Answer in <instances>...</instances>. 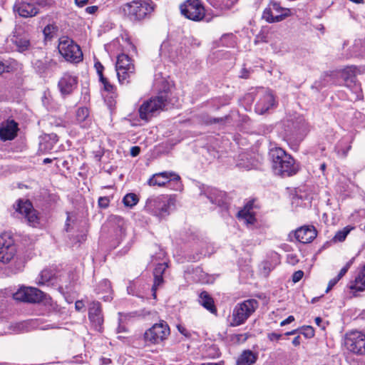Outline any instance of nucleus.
Masks as SVG:
<instances>
[{
	"label": "nucleus",
	"mask_w": 365,
	"mask_h": 365,
	"mask_svg": "<svg viewBox=\"0 0 365 365\" xmlns=\"http://www.w3.org/2000/svg\"><path fill=\"white\" fill-rule=\"evenodd\" d=\"M279 263V257L277 253H272L270 259H266L261 264V271L264 276H267Z\"/></svg>",
	"instance_id": "obj_30"
},
{
	"label": "nucleus",
	"mask_w": 365,
	"mask_h": 365,
	"mask_svg": "<svg viewBox=\"0 0 365 365\" xmlns=\"http://www.w3.org/2000/svg\"><path fill=\"white\" fill-rule=\"evenodd\" d=\"M168 56L172 60V61H175V58H177V55L175 54V53L173 51V46H170V53L169 52V53H168Z\"/></svg>",
	"instance_id": "obj_60"
},
{
	"label": "nucleus",
	"mask_w": 365,
	"mask_h": 365,
	"mask_svg": "<svg viewBox=\"0 0 365 365\" xmlns=\"http://www.w3.org/2000/svg\"><path fill=\"white\" fill-rule=\"evenodd\" d=\"M178 331L182 334H183L184 336H188V331L185 327H182L181 326H178Z\"/></svg>",
	"instance_id": "obj_62"
},
{
	"label": "nucleus",
	"mask_w": 365,
	"mask_h": 365,
	"mask_svg": "<svg viewBox=\"0 0 365 365\" xmlns=\"http://www.w3.org/2000/svg\"><path fill=\"white\" fill-rule=\"evenodd\" d=\"M299 334L307 339H310L314 336V330L311 326H304L299 329Z\"/></svg>",
	"instance_id": "obj_42"
},
{
	"label": "nucleus",
	"mask_w": 365,
	"mask_h": 365,
	"mask_svg": "<svg viewBox=\"0 0 365 365\" xmlns=\"http://www.w3.org/2000/svg\"><path fill=\"white\" fill-rule=\"evenodd\" d=\"M58 49L67 61L78 63L83 59V53L79 46L68 37L60 38Z\"/></svg>",
	"instance_id": "obj_8"
},
{
	"label": "nucleus",
	"mask_w": 365,
	"mask_h": 365,
	"mask_svg": "<svg viewBox=\"0 0 365 365\" xmlns=\"http://www.w3.org/2000/svg\"><path fill=\"white\" fill-rule=\"evenodd\" d=\"M115 70L120 84H128L130 76L135 73V66L132 59L126 54L121 53L117 57Z\"/></svg>",
	"instance_id": "obj_10"
},
{
	"label": "nucleus",
	"mask_w": 365,
	"mask_h": 365,
	"mask_svg": "<svg viewBox=\"0 0 365 365\" xmlns=\"http://www.w3.org/2000/svg\"><path fill=\"white\" fill-rule=\"evenodd\" d=\"M11 247H17L13 235L10 232H4L0 235V251L10 249Z\"/></svg>",
	"instance_id": "obj_36"
},
{
	"label": "nucleus",
	"mask_w": 365,
	"mask_h": 365,
	"mask_svg": "<svg viewBox=\"0 0 365 365\" xmlns=\"http://www.w3.org/2000/svg\"><path fill=\"white\" fill-rule=\"evenodd\" d=\"M77 86L78 76L69 72L64 73L58 83L59 91L63 97L72 94Z\"/></svg>",
	"instance_id": "obj_18"
},
{
	"label": "nucleus",
	"mask_w": 365,
	"mask_h": 365,
	"mask_svg": "<svg viewBox=\"0 0 365 365\" xmlns=\"http://www.w3.org/2000/svg\"><path fill=\"white\" fill-rule=\"evenodd\" d=\"M198 301L199 303L210 312L212 314L217 312L214 300L207 292H202L200 294Z\"/></svg>",
	"instance_id": "obj_33"
},
{
	"label": "nucleus",
	"mask_w": 365,
	"mask_h": 365,
	"mask_svg": "<svg viewBox=\"0 0 365 365\" xmlns=\"http://www.w3.org/2000/svg\"><path fill=\"white\" fill-rule=\"evenodd\" d=\"M253 209V202H248L243 209L237 212V217L240 220L243 221L247 225H252L256 221Z\"/></svg>",
	"instance_id": "obj_28"
},
{
	"label": "nucleus",
	"mask_w": 365,
	"mask_h": 365,
	"mask_svg": "<svg viewBox=\"0 0 365 365\" xmlns=\"http://www.w3.org/2000/svg\"><path fill=\"white\" fill-rule=\"evenodd\" d=\"M139 201V198L135 193H128L123 199V202L125 206L128 207H133Z\"/></svg>",
	"instance_id": "obj_38"
},
{
	"label": "nucleus",
	"mask_w": 365,
	"mask_h": 365,
	"mask_svg": "<svg viewBox=\"0 0 365 365\" xmlns=\"http://www.w3.org/2000/svg\"><path fill=\"white\" fill-rule=\"evenodd\" d=\"M14 9L24 18L35 16L39 12L38 7L35 6V0H16Z\"/></svg>",
	"instance_id": "obj_19"
},
{
	"label": "nucleus",
	"mask_w": 365,
	"mask_h": 365,
	"mask_svg": "<svg viewBox=\"0 0 365 365\" xmlns=\"http://www.w3.org/2000/svg\"><path fill=\"white\" fill-rule=\"evenodd\" d=\"M188 274L191 275L190 277L193 282H200L202 284H207L211 282V277L200 267L192 269V272L191 273H190L188 271Z\"/></svg>",
	"instance_id": "obj_35"
},
{
	"label": "nucleus",
	"mask_w": 365,
	"mask_h": 365,
	"mask_svg": "<svg viewBox=\"0 0 365 365\" xmlns=\"http://www.w3.org/2000/svg\"><path fill=\"white\" fill-rule=\"evenodd\" d=\"M52 4L51 0H35V6H37L44 7L47 6H51Z\"/></svg>",
	"instance_id": "obj_50"
},
{
	"label": "nucleus",
	"mask_w": 365,
	"mask_h": 365,
	"mask_svg": "<svg viewBox=\"0 0 365 365\" xmlns=\"http://www.w3.org/2000/svg\"><path fill=\"white\" fill-rule=\"evenodd\" d=\"M180 12L188 19L200 21L205 17V9L200 0H187L180 6Z\"/></svg>",
	"instance_id": "obj_12"
},
{
	"label": "nucleus",
	"mask_w": 365,
	"mask_h": 365,
	"mask_svg": "<svg viewBox=\"0 0 365 365\" xmlns=\"http://www.w3.org/2000/svg\"><path fill=\"white\" fill-rule=\"evenodd\" d=\"M220 44L227 47H233L235 45V37L232 34H226L220 38Z\"/></svg>",
	"instance_id": "obj_39"
},
{
	"label": "nucleus",
	"mask_w": 365,
	"mask_h": 365,
	"mask_svg": "<svg viewBox=\"0 0 365 365\" xmlns=\"http://www.w3.org/2000/svg\"><path fill=\"white\" fill-rule=\"evenodd\" d=\"M294 236L301 243H309L317 237V230L314 226H303L295 231Z\"/></svg>",
	"instance_id": "obj_26"
},
{
	"label": "nucleus",
	"mask_w": 365,
	"mask_h": 365,
	"mask_svg": "<svg viewBox=\"0 0 365 365\" xmlns=\"http://www.w3.org/2000/svg\"><path fill=\"white\" fill-rule=\"evenodd\" d=\"M169 47V43L168 42H163L160 46V54L167 56V51Z\"/></svg>",
	"instance_id": "obj_54"
},
{
	"label": "nucleus",
	"mask_w": 365,
	"mask_h": 365,
	"mask_svg": "<svg viewBox=\"0 0 365 365\" xmlns=\"http://www.w3.org/2000/svg\"><path fill=\"white\" fill-rule=\"evenodd\" d=\"M0 263L5 266L9 273L16 274L24 270L26 258L24 252L18 247H11L0 251Z\"/></svg>",
	"instance_id": "obj_2"
},
{
	"label": "nucleus",
	"mask_w": 365,
	"mask_h": 365,
	"mask_svg": "<svg viewBox=\"0 0 365 365\" xmlns=\"http://www.w3.org/2000/svg\"><path fill=\"white\" fill-rule=\"evenodd\" d=\"M353 262L352 260H350L349 261L344 267H342L339 272V273L338 274L337 277L339 278V279H341V278L342 277H344L345 275V274L348 272V270L349 269V268L351 267V264H352Z\"/></svg>",
	"instance_id": "obj_44"
},
{
	"label": "nucleus",
	"mask_w": 365,
	"mask_h": 365,
	"mask_svg": "<svg viewBox=\"0 0 365 365\" xmlns=\"http://www.w3.org/2000/svg\"><path fill=\"white\" fill-rule=\"evenodd\" d=\"M95 67H96L97 73L99 76V78H101V76H103V66H102V64L99 62L96 63Z\"/></svg>",
	"instance_id": "obj_55"
},
{
	"label": "nucleus",
	"mask_w": 365,
	"mask_h": 365,
	"mask_svg": "<svg viewBox=\"0 0 365 365\" xmlns=\"http://www.w3.org/2000/svg\"><path fill=\"white\" fill-rule=\"evenodd\" d=\"M13 298L17 301L31 303L42 302L50 304L51 299L40 289L32 287H21L13 294Z\"/></svg>",
	"instance_id": "obj_7"
},
{
	"label": "nucleus",
	"mask_w": 365,
	"mask_h": 365,
	"mask_svg": "<svg viewBox=\"0 0 365 365\" xmlns=\"http://www.w3.org/2000/svg\"><path fill=\"white\" fill-rule=\"evenodd\" d=\"M272 160V168L274 173L282 176L295 175L299 169V164L295 160L280 148H274L270 150Z\"/></svg>",
	"instance_id": "obj_1"
},
{
	"label": "nucleus",
	"mask_w": 365,
	"mask_h": 365,
	"mask_svg": "<svg viewBox=\"0 0 365 365\" xmlns=\"http://www.w3.org/2000/svg\"><path fill=\"white\" fill-rule=\"evenodd\" d=\"M247 337L246 334H235L232 336V340L235 342H244L247 340Z\"/></svg>",
	"instance_id": "obj_45"
},
{
	"label": "nucleus",
	"mask_w": 365,
	"mask_h": 365,
	"mask_svg": "<svg viewBox=\"0 0 365 365\" xmlns=\"http://www.w3.org/2000/svg\"><path fill=\"white\" fill-rule=\"evenodd\" d=\"M258 359V354L251 350H245L238 356L236 365H254Z\"/></svg>",
	"instance_id": "obj_29"
},
{
	"label": "nucleus",
	"mask_w": 365,
	"mask_h": 365,
	"mask_svg": "<svg viewBox=\"0 0 365 365\" xmlns=\"http://www.w3.org/2000/svg\"><path fill=\"white\" fill-rule=\"evenodd\" d=\"M170 335V328L168 324L162 321L155 324L144 334V339L150 344H157L164 341Z\"/></svg>",
	"instance_id": "obj_13"
},
{
	"label": "nucleus",
	"mask_w": 365,
	"mask_h": 365,
	"mask_svg": "<svg viewBox=\"0 0 365 365\" xmlns=\"http://www.w3.org/2000/svg\"><path fill=\"white\" fill-rule=\"evenodd\" d=\"M20 331H29L31 329H38L41 330H48L58 328V326L55 324L48 323L43 319H34L27 322H24L18 324Z\"/></svg>",
	"instance_id": "obj_22"
},
{
	"label": "nucleus",
	"mask_w": 365,
	"mask_h": 365,
	"mask_svg": "<svg viewBox=\"0 0 365 365\" xmlns=\"http://www.w3.org/2000/svg\"><path fill=\"white\" fill-rule=\"evenodd\" d=\"M152 262L155 264L153 271L154 283L152 287L153 296L156 297V290L163 283V273L168 267V263L165 259V253L160 250L155 255L152 256Z\"/></svg>",
	"instance_id": "obj_11"
},
{
	"label": "nucleus",
	"mask_w": 365,
	"mask_h": 365,
	"mask_svg": "<svg viewBox=\"0 0 365 365\" xmlns=\"http://www.w3.org/2000/svg\"><path fill=\"white\" fill-rule=\"evenodd\" d=\"M117 223L116 235L120 239H122L125 235V223L124 220L121 217L118 218Z\"/></svg>",
	"instance_id": "obj_40"
},
{
	"label": "nucleus",
	"mask_w": 365,
	"mask_h": 365,
	"mask_svg": "<svg viewBox=\"0 0 365 365\" xmlns=\"http://www.w3.org/2000/svg\"><path fill=\"white\" fill-rule=\"evenodd\" d=\"M15 210L26 219L30 225L36 227L38 224L39 218L38 213L34 209L30 201L19 200L15 206Z\"/></svg>",
	"instance_id": "obj_17"
},
{
	"label": "nucleus",
	"mask_w": 365,
	"mask_h": 365,
	"mask_svg": "<svg viewBox=\"0 0 365 365\" xmlns=\"http://www.w3.org/2000/svg\"><path fill=\"white\" fill-rule=\"evenodd\" d=\"M258 302L255 299H247L237 304L229 317L230 327H238L243 324L258 307Z\"/></svg>",
	"instance_id": "obj_5"
},
{
	"label": "nucleus",
	"mask_w": 365,
	"mask_h": 365,
	"mask_svg": "<svg viewBox=\"0 0 365 365\" xmlns=\"http://www.w3.org/2000/svg\"><path fill=\"white\" fill-rule=\"evenodd\" d=\"M61 277L58 278L53 269H45L41 271L39 276L36 279V283L38 285H46V286H55L59 285L60 288L62 286L60 285L61 282Z\"/></svg>",
	"instance_id": "obj_25"
},
{
	"label": "nucleus",
	"mask_w": 365,
	"mask_h": 365,
	"mask_svg": "<svg viewBox=\"0 0 365 365\" xmlns=\"http://www.w3.org/2000/svg\"><path fill=\"white\" fill-rule=\"evenodd\" d=\"M339 280L340 279L337 276L330 279L326 292H329V291L331 290Z\"/></svg>",
	"instance_id": "obj_51"
},
{
	"label": "nucleus",
	"mask_w": 365,
	"mask_h": 365,
	"mask_svg": "<svg viewBox=\"0 0 365 365\" xmlns=\"http://www.w3.org/2000/svg\"><path fill=\"white\" fill-rule=\"evenodd\" d=\"M88 318L94 329L98 331L102 329L103 317L101 313V304L98 302H93L88 309Z\"/></svg>",
	"instance_id": "obj_23"
},
{
	"label": "nucleus",
	"mask_w": 365,
	"mask_h": 365,
	"mask_svg": "<svg viewBox=\"0 0 365 365\" xmlns=\"http://www.w3.org/2000/svg\"><path fill=\"white\" fill-rule=\"evenodd\" d=\"M180 178L178 174L173 172L165 171L153 174L148 180V185L162 187L170 180L176 181L180 185Z\"/></svg>",
	"instance_id": "obj_20"
},
{
	"label": "nucleus",
	"mask_w": 365,
	"mask_h": 365,
	"mask_svg": "<svg viewBox=\"0 0 365 365\" xmlns=\"http://www.w3.org/2000/svg\"><path fill=\"white\" fill-rule=\"evenodd\" d=\"M356 66H349L339 70L337 73L343 79L344 86L359 98L361 93V88L360 83L356 78Z\"/></svg>",
	"instance_id": "obj_14"
},
{
	"label": "nucleus",
	"mask_w": 365,
	"mask_h": 365,
	"mask_svg": "<svg viewBox=\"0 0 365 365\" xmlns=\"http://www.w3.org/2000/svg\"><path fill=\"white\" fill-rule=\"evenodd\" d=\"M140 148L138 146H133L130 148V155L133 157H136L139 155Z\"/></svg>",
	"instance_id": "obj_58"
},
{
	"label": "nucleus",
	"mask_w": 365,
	"mask_h": 365,
	"mask_svg": "<svg viewBox=\"0 0 365 365\" xmlns=\"http://www.w3.org/2000/svg\"><path fill=\"white\" fill-rule=\"evenodd\" d=\"M304 276V272L302 270L296 271L292 274V282L297 283L299 282Z\"/></svg>",
	"instance_id": "obj_46"
},
{
	"label": "nucleus",
	"mask_w": 365,
	"mask_h": 365,
	"mask_svg": "<svg viewBox=\"0 0 365 365\" xmlns=\"http://www.w3.org/2000/svg\"><path fill=\"white\" fill-rule=\"evenodd\" d=\"M299 333V329H294L292 331H287L285 333V335L287 336H290V335H294V334H298Z\"/></svg>",
	"instance_id": "obj_64"
},
{
	"label": "nucleus",
	"mask_w": 365,
	"mask_h": 365,
	"mask_svg": "<svg viewBox=\"0 0 365 365\" xmlns=\"http://www.w3.org/2000/svg\"><path fill=\"white\" fill-rule=\"evenodd\" d=\"M349 287L355 292L365 291V265L356 269L354 279L350 282Z\"/></svg>",
	"instance_id": "obj_27"
},
{
	"label": "nucleus",
	"mask_w": 365,
	"mask_h": 365,
	"mask_svg": "<svg viewBox=\"0 0 365 365\" xmlns=\"http://www.w3.org/2000/svg\"><path fill=\"white\" fill-rule=\"evenodd\" d=\"M54 26H52V25H47L44 29H43V34L44 36L48 38V37H51V34L54 31Z\"/></svg>",
	"instance_id": "obj_49"
},
{
	"label": "nucleus",
	"mask_w": 365,
	"mask_h": 365,
	"mask_svg": "<svg viewBox=\"0 0 365 365\" xmlns=\"http://www.w3.org/2000/svg\"><path fill=\"white\" fill-rule=\"evenodd\" d=\"M81 93H82L81 101L84 103H88L90 101V95H89L88 88H83Z\"/></svg>",
	"instance_id": "obj_47"
},
{
	"label": "nucleus",
	"mask_w": 365,
	"mask_h": 365,
	"mask_svg": "<svg viewBox=\"0 0 365 365\" xmlns=\"http://www.w3.org/2000/svg\"><path fill=\"white\" fill-rule=\"evenodd\" d=\"M170 103L169 89L165 88L158 96L145 101L140 106L138 112L142 120H148L157 113L163 110Z\"/></svg>",
	"instance_id": "obj_3"
},
{
	"label": "nucleus",
	"mask_w": 365,
	"mask_h": 365,
	"mask_svg": "<svg viewBox=\"0 0 365 365\" xmlns=\"http://www.w3.org/2000/svg\"><path fill=\"white\" fill-rule=\"evenodd\" d=\"M56 61L46 58L44 61L37 60L34 63L35 69L40 73H44L56 67Z\"/></svg>",
	"instance_id": "obj_32"
},
{
	"label": "nucleus",
	"mask_w": 365,
	"mask_h": 365,
	"mask_svg": "<svg viewBox=\"0 0 365 365\" xmlns=\"http://www.w3.org/2000/svg\"><path fill=\"white\" fill-rule=\"evenodd\" d=\"M287 259L288 263H289L292 265L295 264L299 261L297 255L294 254H288L287 257Z\"/></svg>",
	"instance_id": "obj_53"
},
{
	"label": "nucleus",
	"mask_w": 365,
	"mask_h": 365,
	"mask_svg": "<svg viewBox=\"0 0 365 365\" xmlns=\"http://www.w3.org/2000/svg\"><path fill=\"white\" fill-rule=\"evenodd\" d=\"M155 4L150 0H137L123 6V11L130 20L140 21L150 14Z\"/></svg>",
	"instance_id": "obj_6"
},
{
	"label": "nucleus",
	"mask_w": 365,
	"mask_h": 365,
	"mask_svg": "<svg viewBox=\"0 0 365 365\" xmlns=\"http://www.w3.org/2000/svg\"><path fill=\"white\" fill-rule=\"evenodd\" d=\"M257 98L255 111L259 114L262 115L275 106L274 96L269 90L262 88L258 91Z\"/></svg>",
	"instance_id": "obj_16"
},
{
	"label": "nucleus",
	"mask_w": 365,
	"mask_h": 365,
	"mask_svg": "<svg viewBox=\"0 0 365 365\" xmlns=\"http://www.w3.org/2000/svg\"><path fill=\"white\" fill-rule=\"evenodd\" d=\"M19 131V125L14 120H6L0 124V140L7 141L14 140Z\"/></svg>",
	"instance_id": "obj_21"
},
{
	"label": "nucleus",
	"mask_w": 365,
	"mask_h": 365,
	"mask_svg": "<svg viewBox=\"0 0 365 365\" xmlns=\"http://www.w3.org/2000/svg\"><path fill=\"white\" fill-rule=\"evenodd\" d=\"M97 294H106V295H103L102 299L106 302H109L111 300V286L110 283L108 279L102 280L97 287L95 289Z\"/></svg>",
	"instance_id": "obj_34"
},
{
	"label": "nucleus",
	"mask_w": 365,
	"mask_h": 365,
	"mask_svg": "<svg viewBox=\"0 0 365 365\" xmlns=\"http://www.w3.org/2000/svg\"><path fill=\"white\" fill-rule=\"evenodd\" d=\"M173 205L174 201L170 195H153L146 200L144 210L162 220L170 214L171 207Z\"/></svg>",
	"instance_id": "obj_4"
},
{
	"label": "nucleus",
	"mask_w": 365,
	"mask_h": 365,
	"mask_svg": "<svg viewBox=\"0 0 365 365\" xmlns=\"http://www.w3.org/2000/svg\"><path fill=\"white\" fill-rule=\"evenodd\" d=\"M5 71H8V66H6L2 61H0V74Z\"/></svg>",
	"instance_id": "obj_63"
},
{
	"label": "nucleus",
	"mask_w": 365,
	"mask_h": 365,
	"mask_svg": "<svg viewBox=\"0 0 365 365\" xmlns=\"http://www.w3.org/2000/svg\"><path fill=\"white\" fill-rule=\"evenodd\" d=\"M75 4L78 7H83L88 3V0H75Z\"/></svg>",
	"instance_id": "obj_59"
},
{
	"label": "nucleus",
	"mask_w": 365,
	"mask_h": 365,
	"mask_svg": "<svg viewBox=\"0 0 365 365\" xmlns=\"http://www.w3.org/2000/svg\"><path fill=\"white\" fill-rule=\"evenodd\" d=\"M12 41L20 52H24L30 47V41L26 36H21L14 34L12 38Z\"/></svg>",
	"instance_id": "obj_37"
},
{
	"label": "nucleus",
	"mask_w": 365,
	"mask_h": 365,
	"mask_svg": "<svg viewBox=\"0 0 365 365\" xmlns=\"http://www.w3.org/2000/svg\"><path fill=\"white\" fill-rule=\"evenodd\" d=\"M282 335L281 334L276 332H272L267 334V338L271 341H278L282 338Z\"/></svg>",
	"instance_id": "obj_48"
},
{
	"label": "nucleus",
	"mask_w": 365,
	"mask_h": 365,
	"mask_svg": "<svg viewBox=\"0 0 365 365\" xmlns=\"http://www.w3.org/2000/svg\"><path fill=\"white\" fill-rule=\"evenodd\" d=\"M350 230H351V228L346 227H344L342 230L338 231L334 237V241L343 242L346 239V237L348 235V234L349 233Z\"/></svg>",
	"instance_id": "obj_41"
},
{
	"label": "nucleus",
	"mask_w": 365,
	"mask_h": 365,
	"mask_svg": "<svg viewBox=\"0 0 365 365\" xmlns=\"http://www.w3.org/2000/svg\"><path fill=\"white\" fill-rule=\"evenodd\" d=\"M100 81L103 83V88L105 91L108 92L113 91V86L109 82V81L106 78H105L104 76H101V78H100Z\"/></svg>",
	"instance_id": "obj_43"
},
{
	"label": "nucleus",
	"mask_w": 365,
	"mask_h": 365,
	"mask_svg": "<svg viewBox=\"0 0 365 365\" xmlns=\"http://www.w3.org/2000/svg\"><path fill=\"white\" fill-rule=\"evenodd\" d=\"M76 120L82 128H88L91 125L92 119L88 108L81 107L76 111Z\"/></svg>",
	"instance_id": "obj_31"
},
{
	"label": "nucleus",
	"mask_w": 365,
	"mask_h": 365,
	"mask_svg": "<svg viewBox=\"0 0 365 365\" xmlns=\"http://www.w3.org/2000/svg\"><path fill=\"white\" fill-rule=\"evenodd\" d=\"M109 199L107 197H101L98 200V205L101 207L106 208L108 206Z\"/></svg>",
	"instance_id": "obj_52"
},
{
	"label": "nucleus",
	"mask_w": 365,
	"mask_h": 365,
	"mask_svg": "<svg viewBox=\"0 0 365 365\" xmlns=\"http://www.w3.org/2000/svg\"><path fill=\"white\" fill-rule=\"evenodd\" d=\"M98 9V7L97 6H88L86 9V12L88 14H94Z\"/></svg>",
	"instance_id": "obj_57"
},
{
	"label": "nucleus",
	"mask_w": 365,
	"mask_h": 365,
	"mask_svg": "<svg viewBox=\"0 0 365 365\" xmlns=\"http://www.w3.org/2000/svg\"><path fill=\"white\" fill-rule=\"evenodd\" d=\"M344 345L346 349L356 355H365V334L359 331H350L345 334Z\"/></svg>",
	"instance_id": "obj_9"
},
{
	"label": "nucleus",
	"mask_w": 365,
	"mask_h": 365,
	"mask_svg": "<svg viewBox=\"0 0 365 365\" xmlns=\"http://www.w3.org/2000/svg\"><path fill=\"white\" fill-rule=\"evenodd\" d=\"M294 317L293 316H289L287 319H285L284 320L282 321L281 323H280V326L281 327H284L287 324H290L291 322H294Z\"/></svg>",
	"instance_id": "obj_56"
},
{
	"label": "nucleus",
	"mask_w": 365,
	"mask_h": 365,
	"mask_svg": "<svg viewBox=\"0 0 365 365\" xmlns=\"http://www.w3.org/2000/svg\"><path fill=\"white\" fill-rule=\"evenodd\" d=\"M194 240L192 250L195 252V254L190 257V260L197 261L201 257L210 255L213 252V248L206 241L199 238L194 239Z\"/></svg>",
	"instance_id": "obj_24"
},
{
	"label": "nucleus",
	"mask_w": 365,
	"mask_h": 365,
	"mask_svg": "<svg viewBox=\"0 0 365 365\" xmlns=\"http://www.w3.org/2000/svg\"><path fill=\"white\" fill-rule=\"evenodd\" d=\"M289 16H291L290 9L282 8L277 3L272 4L262 14V18L269 23L279 22Z\"/></svg>",
	"instance_id": "obj_15"
},
{
	"label": "nucleus",
	"mask_w": 365,
	"mask_h": 365,
	"mask_svg": "<svg viewBox=\"0 0 365 365\" xmlns=\"http://www.w3.org/2000/svg\"><path fill=\"white\" fill-rule=\"evenodd\" d=\"M301 344V338L299 336H297L294 338L292 340V344L295 346H299Z\"/></svg>",
	"instance_id": "obj_61"
}]
</instances>
